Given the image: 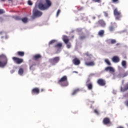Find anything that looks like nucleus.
I'll return each mask as SVG.
<instances>
[{
  "instance_id": "nucleus-1",
  "label": "nucleus",
  "mask_w": 128,
  "mask_h": 128,
  "mask_svg": "<svg viewBox=\"0 0 128 128\" xmlns=\"http://www.w3.org/2000/svg\"><path fill=\"white\" fill-rule=\"evenodd\" d=\"M8 59L6 55L2 54L0 55V68H4L8 64Z\"/></svg>"
},
{
  "instance_id": "nucleus-2",
  "label": "nucleus",
  "mask_w": 128,
  "mask_h": 128,
  "mask_svg": "<svg viewBox=\"0 0 128 128\" xmlns=\"http://www.w3.org/2000/svg\"><path fill=\"white\" fill-rule=\"evenodd\" d=\"M58 84L62 86H68V77L66 76H63L58 81Z\"/></svg>"
},
{
  "instance_id": "nucleus-3",
  "label": "nucleus",
  "mask_w": 128,
  "mask_h": 128,
  "mask_svg": "<svg viewBox=\"0 0 128 128\" xmlns=\"http://www.w3.org/2000/svg\"><path fill=\"white\" fill-rule=\"evenodd\" d=\"M32 14L34 17H40L42 14V12L38 10V6H35L32 10Z\"/></svg>"
},
{
  "instance_id": "nucleus-4",
  "label": "nucleus",
  "mask_w": 128,
  "mask_h": 128,
  "mask_svg": "<svg viewBox=\"0 0 128 128\" xmlns=\"http://www.w3.org/2000/svg\"><path fill=\"white\" fill-rule=\"evenodd\" d=\"M114 14L115 16V20H120V18L122 17L121 12L116 8L114 10Z\"/></svg>"
},
{
  "instance_id": "nucleus-5",
  "label": "nucleus",
  "mask_w": 128,
  "mask_h": 128,
  "mask_svg": "<svg viewBox=\"0 0 128 128\" xmlns=\"http://www.w3.org/2000/svg\"><path fill=\"white\" fill-rule=\"evenodd\" d=\"M12 60H13V62L17 64H21L24 62V60H23L22 58L15 56L12 57Z\"/></svg>"
},
{
  "instance_id": "nucleus-6",
  "label": "nucleus",
  "mask_w": 128,
  "mask_h": 128,
  "mask_svg": "<svg viewBox=\"0 0 128 128\" xmlns=\"http://www.w3.org/2000/svg\"><path fill=\"white\" fill-rule=\"evenodd\" d=\"M118 26L117 24L115 22H110V26L108 27V30L110 32H114L116 28Z\"/></svg>"
},
{
  "instance_id": "nucleus-7",
  "label": "nucleus",
  "mask_w": 128,
  "mask_h": 128,
  "mask_svg": "<svg viewBox=\"0 0 128 128\" xmlns=\"http://www.w3.org/2000/svg\"><path fill=\"white\" fill-rule=\"evenodd\" d=\"M60 60V57L56 56L54 57V58H52L49 60V62L50 64H52V65L54 66L56 65V64H57L58 62H59Z\"/></svg>"
},
{
  "instance_id": "nucleus-8",
  "label": "nucleus",
  "mask_w": 128,
  "mask_h": 128,
  "mask_svg": "<svg viewBox=\"0 0 128 128\" xmlns=\"http://www.w3.org/2000/svg\"><path fill=\"white\" fill-rule=\"evenodd\" d=\"M50 6H48V5H44L42 3H39L38 4V8L40 10H45L46 9L49 8Z\"/></svg>"
},
{
  "instance_id": "nucleus-9",
  "label": "nucleus",
  "mask_w": 128,
  "mask_h": 128,
  "mask_svg": "<svg viewBox=\"0 0 128 128\" xmlns=\"http://www.w3.org/2000/svg\"><path fill=\"white\" fill-rule=\"evenodd\" d=\"M86 86H87L89 90H92V84L90 78L88 79L87 81H86Z\"/></svg>"
},
{
  "instance_id": "nucleus-10",
  "label": "nucleus",
  "mask_w": 128,
  "mask_h": 128,
  "mask_svg": "<svg viewBox=\"0 0 128 128\" xmlns=\"http://www.w3.org/2000/svg\"><path fill=\"white\" fill-rule=\"evenodd\" d=\"M97 84L100 86H106V82L104 80L100 78V79L98 80Z\"/></svg>"
},
{
  "instance_id": "nucleus-11",
  "label": "nucleus",
  "mask_w": 128,
  "mask_h": 128,
  "mask_svg": "<svg viewBox=\"0 0 128 128\" xmlns=\"http://www.w3.org/2000/svg\"><path fill=\"white\" fill-rule=\"evenodd\" d=\"M104 70L106 72H109L110 74H113L115 72L114 68L112 66H107L105 68Z\"/></svg>"
},
{
  "instance_id": "nucleus-12",
  "label": "nucleus",
  "mask_w": 128,
  "mask_h": 128,
  "mask_svg": "<svg viewBox=\"0 0 128 128\" xmlns=\"http://www.w3.org/2000/svg\"><path fill=\"white\" fill-rule=\"evenodd\" d=\"M98 24L102 28H105L106 26V24L104 20H100L98 21Z\"/></svg>"
},
{
  "instance_id": "nucleus-13",
  "label": "nucleus",
  "mask_w": 128,
  "mask_h": 128,
  "mask_svg": "<svg viewBox=\"0 0 128 128\" xmlns=\"http://www.w3.org/2000/svg\"><path fill=\"white\" fill-rule=\"evenodd\" d=\"M102 124L105 125L112 124V122H110V118H106L102 120Z\"/></svg>"
},
{
  "instance_id": "nucleus-14",
  "label": "nucleus",
  "mask_w": 128,
  "mask_h": 128,
  "mask_svg": "<svg viewBox=\"0 0 128 128\" xmlns=\"http://www.w3.org/2000/svg\"><path fill=\"white\" fill-rule=\"evenodd\" d=\"M40 94V88H35L32 90V95L38 94Z\"/></svg>"
},
{
  "instance_id": "nucleus-15",
  "label": "nucleus",
  "mask_w": 128,
  "mask_h": 128,
  "mask_svg": "<svg viewBox=\"0 0 128 128\" xmlns=\"http://www.w3.org/2000/svg\"><path fill=\"white\" fill-rule=\"evenodd\" d=\"M112 60L114 62L118 63L120 61V57H118V56H114L112 58Z\"/></svg>"
},
{
  "instance_id": "nucleus-16",
  "label": "nucleus",
  "mask_w": 128,
  "mask_h": 128,
  "mask_svg": "<svg viewBox=\"0 0 128 128\" xmlns=\"http://www.w3.org/2000/svg\"><path fill=\"white\" fill-rule=\"evenodd\" d=\"M72 63L76 66H78L80 64V61L78 58H74L72 60Z\"/></svg>"
},
{
  "instance_id": "nucleus-17",
  "label": "nucleus",
  "mask_w": 128,
  "mask_h": 128,
  "mask_svg": "<svg viewBox=\"0 0 128 128\" xmlns=\"http://www.w3.org/2000/svg\"><path fill=\"white\" fill-rule=\"evenodd\" d=\"M41 58H42V56L40 54H36V55H34L32 57L33 60H36V61H38Z\"/></svg>"
},
{
  "instance_id": "nucleus-18",
  "label": "nucleus",
  "mask_w": 128,
  "mask_h": 128,
  "mask_svg": "<svg viewBox=\"0 0 128 128\" xmlns=\"http://www.w3.org/2000/svg\"><path fill=\"white\" fill-rule=\"evenodd\" d=\"M62 40L64 42V44H67L69 42V39L66 36H63Z\"/></svg>"
},
{
  "instance_id": "nucleus-19",
  "label": "nucleus",
  "mask_w": 128,
  "mask_h": 128,
  "mask_svg": "<svg viewBox=\"0 0 128 128\" xmlns=\"http://www.w3.org/2000/svg\"><path fill=\"white\" fill-rule=\"evenodd\" d=\"M126 90H128V83L126 84L125 86H124V88L120 87V92H124Z\"/></svg>"
},
{
  "instance_id": "nucleus-20",
  "label": "nucleus",
  "mask_w": 128,
  "mask_h": 128,
  "mask_svg": "<svg viewBox=\"0 0 128 128\" xmlns=\"http://www.w3.org/2000/svg\"><path fill=\"white\" fill-rule=\"evenodd\" d=\"M104 30H100V31H99L98 33V34L99 36L103 37L104 36Z\"/></svg>"
},
{
  "instance_id": "nucleus-21",
  "label": "nucleus",
  "mask_w": 128,
  "mask_h": 128,
  "mask_svg": "<svg viewBox=\"0 0 128 128\" xmlns=\"http://www.w3.org/2000/svg\"><path fill=\"white\" fill-rule=\"evenodd\" d=\"M86 65L88 66H94L95 65V63L94 62H86Z\"/></svg>"
},
{
  "instance_id": "nucleus-22",
  "label": "nucleus",
  "mask_w": 128,
  "mask_h": 128,
  "mask_svg": "<svg viewBox=\"0 0 128 128\" xmlns=\"http://www.w3.org/2000/svg\"><path fill=\"white\" fill-rule=\"evenodd\" d=\"M17 55L20 57H23L24 56V52H17Z\"/></svg>"
},
{
  "instance_id": "nucleus-23",
  "label": "nucleus",
  "mask_w": 128,
  "mask_h": 128,
  "mask_svg": "<svg viewBox=\"0 0 128 128\" xmlns=\"http://www.w3.org/2000/svg\"><path fill=\"white\" fill-rule=\"evenodd\" d=\"M110 44H114L116 43V40L115 39L106 40V42H108L110 41Z\"/></svg>"
},
{
  "instance_id": "nucleus-24",
  "label": "nucleus",
  "mask_w": 128,
  "mask_h": 128,
  "mask_svg": "<svg viewBox=\"0 0 128 128\" xmlns=\"http://www.w3.org/2000/svg\"><path fill=\"white\" fill-rule=\"evenodd\" d=\"M24 73V70L22 68H20L18 71V74L22 76L23 74Z\"/></svg>"
},
{
  "instance_id": "nucleus-25",
  "label": "nucleus",
  "mask_w": 128,
  "mask_h": 128,
  "mask_svg": "<svg viewBox=\"0 0 128 128\" xmlns=\"http://www.w3.org/2000/svg\"><path fill=\"white\" fill-rule=\"evenodd\" d=\"M122 66H123V68H126V60H122Z\"/></svg>"
},
{
  "instance_id": "nucleus-26",
  "label": "nucleus",
  "mask_w": 128,
  "mask_h": 128,
  "mask_svg": "<svg viewBox=\"0 0 128 128\" xmlns=\"http://www.w3.org/2000/svg\"><path fill=\"white\" fill-rule=\"evenodd\" d=\"M104 62L107 64L108 66H110L112 65V64L108 59H105Z\"/></svg>"
},
{
  "instance_id": "nucleus-27",
  "label": "nucleus",
  "mask_w": 128,
  "mask_h": 128,
  "mask_svg": "<svg viewBox=\"0 0 128 128\" xmlns=\"http://www.w3.org/2000/svg\"><path fill=\"white\" fill-rule=\"evenodd\" d=\"M62 46V43H58L56 45L54 46V48H60Z\"/></svg>"
},
{
  "instance_id": "nucleus-28",
  "label": "nucleus",
  "mask_w": 128,
  "mask_h": 128,
  "mask_svg": "<svg viewBox=\"0 0 128 128\" xmlns=\"http://www.w3.org/2000/svg\"><path fill=\"white\" fill-rule=\"evenodd\" d=\"M80 90L79 89H76L74 90H73V92L72 93V96H74Z\"/></svg>"
},
{
  "instance_id": "nucleus-29",
  "label": "nucleus",
  "mask_w": 128,
  "mask_h": 128,
  "mask_svg": "<svg viewBox=\"0 0 128 128\" xmlns=\"http://www.w3.org/2000/svg\"><path fill=\"white\" fill-rule=\"evenodd\" d=\"M45 1L46 2V6H50L52 4L50 0H45Z\"/></svg>"
},
{
  "instance_id": "nucleus-30",
  "label": "nucleus",
  "mask_w": 128,
  "mask_h": 128,
  "mask_svg": "<svg viewBox=\"0 0 128 128\" xmlns=\"http://www.w3.org/2000/svg\"><path fill=\"white\" fill-rule=\"evenodd\" d=\"M21 20L24 23H26L28 22V18L26 17L24 18H21Z\"/></svg>"
},
{
  "instance_id": "nucleus-31",
  "label": "nucleus",
  "mask_w": 128,
  "mask_h": 128,
  "mask_svg": "<svg viewBox=\"0 0 128 128\" xmlns=\"http://www.w3.org/2000/svg\"><path fill=\"white\" fill-rule=\"evenodd\" d=\"M14 19L16 20H21L22 18L18 16H13Z\"/></svg>"
},
{
  "instance_id": "nucleus-32",
  "label": "nucleus",
  "mask_w": 128,
  "mask_h": 128,
  "mask_svg": "<svg viewBox=\"0 0 128 128\" xmlns=\"http://www.w3.org/2000/svg\"><path fill=\"white\" fill-rule=\"evenodd\" d=\"M80 40H84V39L86 38V36L85 35H82V36H80V38H79Z\"/></svg>"
},
{
  "instance_id": "nucleus-33",
  "label": "nucleus",
  "mask_w": 128,
  "mask_h": 128,
  "mask_svg": "<svg viewBox=\"0 0 128 128\" xmlns=\"http://www.w3.org/2000/svg\"><path fill=\"white\" fill-rule=\"evenodd\" d=\"M66 44L67 45V48H68V49H70V48H71V44H70V42H68V43L67 44Z\"/></svg>"
},
{
  "instance_id": "nucleus-34",
  "label": "nucleus",
  "mask_w": 128,
  "mask_h": 128,
  "mask_svg": "<svg viewBox=\"0 0 128 128\" xmlns=\"http://www.w3.org/2000/svg\"><path fill=\"white\" fill-rule=\"evenodd\" d=\"M54 42H56V40H52L49 42V46H50L51 44H54Z\"/></svg>"
},
{
  "instance_id": "nucleus-35",
  "label": "nucleus",
  "mask_w": 128,
  "mask_h": 128,
  "mask_svg": "<svg viewBox=\"0 0 128 128\" xmlns=\"http://www.w3.org/2000/svg\"><path fill=\"white\" fill-rule=\"evenodd\" d=\"M128 76V72H125L123 74H122V77L124 78L126 76Z\"/></svg>"
},
{
  "instance_id": "nucleus-36",
  "label": "nucleus",
  "mask_w": 128,
  "mask_h": 128,
  "mask_svg": "<svg viewBox=\"0 0 128 128\" xmlns=\"http://www.w3.org/2000/svg\"><path fill=\"white\" fill-rule=\"evenodd\" d=\"M112 2L113 4H118V0H112Z\"/></svg>"
},
{
  "instance_id": "nucleus-37",
  "label": "nucleus",
  "mask_w": 128,
  "mask_h": 128,
  "mask_svg": "<svg viewBox=\"0 0 128 128\" xmlns=\"http://www.w3.org/2000/svg\"><path fill=\"white\" fill-rule=\"evenodd\" d=\"M92 2H94L100 3L101 2V0H92Z\"/></svg>"
},
{
  "instance_id": "nucleus-38",
  "label": "nucleus",
  "mask_w": 128,
  "mask_h": 128,
  "mask_svg": "<svg viewBox=\"0 0 128 128\" xmlns=\"http://www.w3.org/2000/svg\"><path fill=\"white\" fill-rule=\"evenodd\" d=\"M4 13H5L4 10L3 9H0V14H2Z\"/></svg>"
},
{
  "instance_id": "nucleus-39",
  "label": "nucleus",
  "mask_w": 128,
  "mask_h": 128,
  "mask_svg": "<svg viewBox=\"0 0 128 128\" xmlns=\"http://www.w3.org/2000/svg\"><path fill=\"white\" fill-rule=\"evenodd\" d=\"M85 55L87 56V57H90L92 56V54H90L88 52H86V54H85Z\"/></svg>"
},
{
  "instance_id": "nucleus-40",
  "label": "nucleus",
  "mask_w": 128,
  "mask_h": 128,
  "mask_svg": "<svg viewBox=\"0 0 128 128\" xmlns=\"http://www.w3.org/2000/svg\"><path fill=\"white\" fill-rule=\"evenodd\" d=\"M60 13V10L59 9L56 12V17L58 16Z\"/></svg>"
},
{
  "instance_id": "nucleus-41",
  "label": "nucleus",
  "mask_w": 128,
  "mask_h": 128,
  "mask_svg": "<svg viewBox=\"0 0 128 128\" xmlns=\"http://www.w3.org/2000/svg\"><path fill=\"white\" fill-rule=\"evenodd\" d=\"M28 6H32V2L30 0H28Z\"/></svg>"
},
{
  "instance_id": "nucleus-42",
  "label": "nucleus",
  "mask_w": 128,
  "mask_h": 128,
  "mask_svg": "<svg viewBox=\"0 0 128 128\" xmlns=\"http://www.w3.org/2000/svg\"><path fill=\"white\" fill-rule=\"evenodd\" d=\"M104 16H105V17H108V12H104Z\"/></svg>"
},
{
  "instance_id": "nucleus-43",
  "label": "nucleus",
  "mask_w": 128,
  "mask_h": 128,
  "mask_svg": "<svg viewBox=\"0 0 128 128\" xmlns=\"http://www.w3.org/2000/svg\"><path fill=\"white\" fill-rule=\"evenodd\" d=\"M124 104H125L126 106L128 107V100H126L125 102H124Z\"/></svg>"
},
{
  "instance_id": "nucleus-44",
  "label": "nucleus",
  "mask_w": 128,
  "mask_h": 128,
  "mask_svg": "<svg viewBox=\"0 0 128 128\" xmlns=\"http://www.w3.org/2000/svg\"><path fill=\"white\" fill-rule=\"evenodd\" d=\"M94 112H95V114L97 115L100 114L98 113V110H94Z\"/></svg>"
},
{
  "instance_id": "nucleus-45",
  "label": "nucleus",
  "mask_w": 128,
  "mask_h": 128,
  "mask_svg": "<svg viewBox=\"0 0 128 128\" xmlns=\"http://www.w3.org/2000/svg\"><path fill=\"white\" fill-rule=\"evenodd\" d=\"M82 10H84V8L81 7L80 8H78V11H81Z\"/></svg>"
},
{
  "instance_id": "nucleus-46",
  "label": "nucleus",
  "mask_w": 128,
  "mask_h": 128,
  "mask_svg": "<svg viewBox=\"0 0 128 128\" xmlns=\"http://www.w3.org/2000/svg\"><path fill=\"white\" fill-rule=\"evenodd\" d=\"M95 76V74H94V73H91V74H90V76Z\"/></svg>"
},
{
  "instance_id": "nucleus-47",
  "label": "nucleus",
  "mask_w": 128,
  "mask_h": 128,
  "mask_svg": "<svg viewBox=\"0 0 128 128\" xmlns=\"http://www.w3.org/2000/svg\"><path fill=\"white\" fill-rule=\"evenodd\" d=\"M117 128H124V127L122 126H119L117 127Z\"/></svg>"
},
{
  "instance_id": "nucleus-48",
  "label": "nucleus",
  "mask_w": 128,
  "mask_h": 128,
  "mask_svg": "<svg viewBox=\"0 0 128 128\" xmlns=\"http://www.w3.org/2000/svg\"><path fill=\"white\" fill-rule=\"evenodd\" d=\"M120 43L116 44V46H120Z\"/></svg>"
},
{
  "instance_id": "nucleus-49",
  "label": "nucleus",
  "mask_w": 128,
  "mask_h": 128,
  "mask_svg": "<svg viewBox=\"0 0 128 128\" xmlns=\"http://www.w3.org/2000/svg\"><path fill=\"white\" fill-rule=\"evenodd\" d=\"M33 66H34V65L32 64V65L31 66H30V70L32 69V68Z\"/></svg>"
},
{
  "instance_id": "nucleus-50",
  "label": "nucleus",
  "mask_w": 128,
  "mask_h": 128,
  "mask_svg": "<svg viewBox=\"0 0 128 128\" xmlns=\"http://www.w3.org/2000/svg\"><path fill=\"white\" fill-rule=\"evenodd\" d=\"M92 20H95L96 19V16H92Z\"/></svg>"
},
{
  "instance_id": "nucleus-51",
  "label": "nucleus",
  "mask_w": 128,
  "mask_h": 128,
  "mask_svg": "<svg viewBox=\"0 0 128 128\" xmlns=\"http://www.w3.org/2000/svg\"><path fill=\"white\" fill-rule=\"evenodd\" d=\"M44 89H42L41 90V92H44Z\"/></svg>"
},
{
  "instance_id": "nucleus-52",
  "label": "nucleus",
  "mask_w": 128,
  "mask_h": 128,
  "mask_svg": "<svg viewBox=\"0 0 128 128\" xmlns=\"http://www.w3.org/2000/svg\"><path fill=\"white\" fill-rule=\"evenodd\" d=\"M98 17L100 18V15H98Z\"/></svg>"
},
{
  "instance_id": "nucleus-53",
  "label": "nucleus",
  "mask_w": 128,
  "mask_h": 128,
  "mask_svg": "<svg viewBox=\"0 0 128 128\" xmlns=\"http://www.w3.org/2000/svg\"><path fill=\"white\" fill-rule=\"evenodd\" d=\"M8 1H12V0H8Z\"/></svg>"
},
{
  "instance_id": "nucleus-54",
  "label": "nucleus",
  "mask_w": 128,
  "mask_h": 128,
  "mask_svg": "<svg viewBox=\"0 0 128 128\" xmlns=\"http://www.w3.org/2000/svg\"><path fill=\"white\" fill-rule=\"evenodd\" d=\"M74 38V36H72V38Z\"/></svg>"
}]
</instances>
